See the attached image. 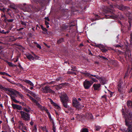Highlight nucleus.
<instances>
[{
  "label": "nucleus",
  "instance_id": "1",
  "mask_svg": "<svg viewBox=\"0 0 132 132\" xmlns=\"http://www.w3.org/2000/svg\"><path fill=\"white\" fill-rule=\"evenodd\" d=\"M121 111L125 119V124L127 128H121V130L123 132H132V110L130 109L127 110H126V113L124 109L122 108Z\"/></svg>",
  "mask_w": 132,
  "mask_h": 132
},
{
  "label": "nucleus",
  "instance_id": "2",
  "mask_svg": "<svg viewBox=\"0 0 132 132\" xmlns=\"http://www.w3.org/2000/svg\"><path fill=\"white\" fill-rule=\"evenodd\" d=\"M83 74L85 75V76L87 77L91 80H88L87 79H86L83 82V85L85 88L86 89H89L92 86L94 82H97L98 81L94 78V77L91 76L92 75L88 72H81Z\"/></svg>",
  "mask_w": 132,
  "mask_h": 132
},
{
  "label": "nucleus",
  "instance_id": "3",
  "mask_svg": "<svg viewBox=\"0 0 132 132\" xmlns=\"http://www.w3.org/2000/svg\"><path fill=\"white\" fill-rule=\"evenodd\" d=\"M104 12L106 14L105 15V18H106L115 19L119 18L121 20L124 19L123 15L121 13L119 12L117 14H116L110 9H106L105 10Z\"/></svg>",
  "mask_w": 132,
  "mask_h": 132
},
{
  "label": "nucleus",
  "instance_id": "4",
  "mask_svg": "<svg viewBox=\"0 0 132 132\" xmlns=\"http://www.w3.org/2000/svg\"><path fill=\"white\" fill-rule=\"evenodd\" d=\"M0 89H1L5 91H8L9 92L6 93L7 94L9 95L10 96L11 95H13L15 96L16 95L15 93V90H14L8 88H5L2 86L0 84Z\"/></svg>",
  "mask_w": 132,
  "mask_h": 132
},
{
  "label": "nucleus",
  "instance_id": "5",
  "mask_svg": "<svg viewBox=\"0 0 132 132\" xmlns=\"http://www.w3.org/2000/svg\"><path fill=\"white\" fill-rule=\"evenodd\" d=\"M17 112H19L18 111H17ZM21 114V117L25 121H29L30 119V114L27 113L22 111H19Z\"/></svg>",
  "mask_w": 132,
  "mask_h": 132
},
{
  "label": "nucleus",
  "instance_id": "6",
  "mask_svg": "<svg viewBox=\"0 0 132 132\" xmlns=\"http://www.w3.org/2000/svg\"><path fill=\"white\" fill-rule=\"evenodd\" d=\"M91 76L94 77V78L96 80H99L100 83L102 85H104L106 84L107 79L106 78L100 77L97 75H92Z\"/></svg>",
  "mask_w": 132,
  "mask_h": 132
},
{
  "label": "nucleus",
  "instance_id": "7",
  "mask_svg": "<svg viewBox=\"0 0 132 132\" xmlns=\"http://www.w3.org/2000/svg\"><path fill=\"white\" fill-rule=\"evenodd\" d=\"M42 91H43V92L47 93H54V91L52 90L48 86H46L45 87H43L42 88Z\"/></svg>",
  "mask_w": 132,
  "mask_h": 132
},
{
  "label": "nucleus",
  "instance_id": "8",
  "mask_svg": "<svg viewBox=\"0 0 132 132\" xmlns=\"http://www.w3.org/2000/svg\"><path fill=\"white\" fill-rule=\"evenodd\" d=\"M60 97L61 102L68 101V97L67 95L65 93H62Z\"/></svg>",
  "mask_w": 132,
  "mask_h": 132
},
{
  "label": "nucleus",
  "instance_id": "9",
  "mask_svg": "<svg viewBox=\"0 0 132 132\" xmlns=\"http://www.w3.org/2000/svg\"><path fill=\"white\" fill-rule=\"evenodd\" d=\"M115 6L116 8L122 11L126 10L129 8V7L126 6L122 4H121L120 5L116 4Z\"/></svg>",
  "mask_w": 132,
  "mask_h": 132
},
{
  "label": "nucleus",
  "instance_id": "10",
  "mask_svg": "<svg viewBox=\"0 0 132 132\" xmlns=\"http://www.w3.org/2000/svg\"><path fill=\"white\" fill-rule=\"evenodd\" d=\"M31 5H27L26 6H24L22 8V10L24 12H30L31 10L30 7H31Z\"/></svg>",
  "mask_w": 132,
  "mask_h": 132
},
{
  "label": "nucleus",
  "instance_id": "11",
  "mask_svg": "<svg viewBox=\"0 0 132 132\" xmlns=\"http://www.w3.org/2000/svg\"><path fill=\"white\" fill-rule=\"evenodd\" d=\"M72 105L73 107L78 108L80 105V103L76 98L72 100Z\"/></svg>",
  "mask_w": 132,
  "mask_h": 132
},
{
  "label": "nucleus",
  "instance_id": "12",
  "mask_svg": "<svg viewBox=\"0 0 132 132\" xmlns=\"http://www.w3.org/2000/svg\"><path fill=\"white\" fill-rule=\"evenodd\" d=\"M74 25H72L71 26L68 25H66L65 24H63L60 26V28L62 31H63L67 30V28L69 27H70L72 26H74Z\"/></svg>",
  "mask_w": 132,
  "mask_h": 132
},
{
  "label": "nucleus",
  "instance_id": "13",
  "mask_svg": "<svg viewBox=\"0 0 132 132\" xmlns=\"http://www.w3.org/2000/svg\"><path fill=\"white\" fill-rule=\"evenodd\" d=\"M35 2L39 3L40 5L41 6L43 7L45 5V1L44 0H32Z\"/></svg>",
  "mask_w": 132,
  "mask_h": 132
},
{
  "label": "nucleus",
  "instance_id": "14",
  "mask_svg": "<svg viewBox=\"0 0 132 132\" xmlns=\"http://www.w3.org/2000/svg\"><path fill=\"white\" fill-rule=\"evenodd\" d=\"M12 105L13 108L14 109H16L19 110H22V108L21 106L14 104H12Z\"/></svg>",
  "mask_w": 132,
  "mask_h": 132
},
{
  "label": "nucleus",
  "instance_id": "15",
  "mask_svg": "<svg viewBox=\"0 0 132 132\" xmlns=\"http://www.w3.org/2000/svg\"><path fill=\"white\" fill-rule=\"evenodd\" d=\"M101 86V85L100 84H94L93 85V87L94 90H99Z\"/></svg>",
  "mask_w": 132,
  "mask_h": 132
},
{
  "label": "nucleus",
  "instance_id": "16",
  "mask_svg": "<svg viewBox=\"0 0 132 132\" xmlns=\"http://www.w3.org/2000/svg\"><path fill=\"white\" fill-rule=\"evenodd\" d=\"M26 56L27 58L30 61H31V60H34L35 59V57L31 54L26 55Z\"/></svg>",
  "mask_w": 132,
  "mask_h": 132
},
{
  "label": "nucleus",
  "instance_id": "17",
  "mask_svg": "<svg viewBox=\"0 0 132 132\" xmlns=\"http://www.w3.org/2000/svg\"><path fill=\"white\" fill-rule=\"evenodd\" d=\"M9 9H7L6 8L0 7V11L5 13V12H7L9 10Z\"/></svg>",
  "mask_w": 132,
  "mask_h": 132
},
{
  "label": "nucleus",
  "instance_id": "18",
  "mask_svg": "<svg viewBox=\"0 0 132 132\" xmlns=\"http://www.w3.org/2000/svg\"><path fill=\"white\" fill-rule=\"evenodd\" d=\"M68 101H66L61 102L63 106L66 108H69V106L68 105L67 102Z\"/></svg>",
  "mask_w": 132,
  "mask_h": 132
},
{
  "label": "nucleus",
  "instance_id": "19",
  "mask_svg": "<svg viewBox=\"0 0 132 132\" xmlns=\"http://www.w3.org/2000/svg\"><path fill=\"white\" fill-rule=\"evenodd\" d=\"M23 81L25 82L27 84H29L31 86H34V85L32 82L28 80H24Z\"/></svg>",
  "mask_w": 132,
  "mask_h": 132
},
{
  "label": "nucleus",
  "instance_id": "20",
  "mask_svg": "<svg viewBox=\"0 0 132 132\" xmlns=\"http://www.w3.org/2000/svg\"><path fill=\"white\" fill-rule=\"evenodd\" d=\"M95 130L97 131H99L101 129V127L98 125H95L94 126Z\"/></svg>",
  "mask_w": 132,
  "mask_h": 132
},
{
  "label": "nucleus",
  "instance_id": "21",
  "mask_svg": "<svg viewBox=\"0 0 132 132\" xmlns=\"http://www.w3.org/2000/svg\"><path fill=\"white\" fill-rule=\"evenodd\" d=\"M117 89L118 91L120 92H122V87H121V85L120 84H119L118 85Z\"/></svg>",
  "mask_w": 132,
  "mask_h": 132
},
{
  "label": "nucleus",
  "instance_id": "22",
  "mask_svg": "<svg viewBox=\"0 0 132 132\" xmlns=\"http://www.w3.org/2000/svg\"><path fill=\"white\" fill-rule=\"evenodd\" d=\"M4 17H5V20L6 21H7L8 22H12L14 20V19H8L6 18L5 15H4Z\"/></svg>",
  "mask_w": 132,
  "mask_h": 132
},
{
  "label": "nucleus",
  "instance_id": "23",
  "mask_svg": "<svg viewBox=\"0 0 132 132\" xmlns=\"http://www.w3.org/2000/svg\"><path fill=\"white\" fill-rule=\"evenodd\" d=\"M127 105L128 107H130V108H132V102L129 101L127 103Z\"/></svg>",
  "mask_w": 132,
  "mask_h": 132
},
{
  "label": "nucleus",
  "instance_id": "24",
  "mask_svg": "<svg viewBox=\"0 0 132 132\" xmlns=\"http://www.w3.org/2000/svg\"><path fill=\"white\" fill-rule=\"evenodd\" d=\"M64 39L63 38H61L59 39L57 41V43L58 44H60L62 42H64Z\"/></svg>",
  "mask_w": 132,
  "mask_h": 132
},
{
  "label": "nucleus",
  "instance_id": "25",
  "mask_svg": "<svg viewBox=\"0 0 132 132\" xmlns=\"http://www.w3.org/2000/svg\"><path fill=\"white\" fill-rule=\"evenodd\" d=\"M20 23L21 24L23 25V27L25 28H26V27L27 26L26 22H24L22 20H21L20 21Z\"/></svg>",
  "mask_w": 132,
  "mask_h": 132
},
{
  "label": "nucleus",
  "instance_id": "26",
  "mask_svg": "<svg viewBox=\"0 0 132 132\" xmlns=\"http://www.w3.org/2000/svg\"><path fill=\"white\" fill-rule=\"evenodd\" d=\"M15 91V93H16L17 94L19 95L20 96V97H21V99H22L23 98V95L20 93L19 92L17 91Z\"/></svg>",
  "mask_w": 132,
  "mask_h": 132
},
{
  "label": "nucleus",
  "instance_id": "27",
  "mask_svg": "<svg viewBox=\"0 0 132 132\" xmlns=\"http://www.w3.org/2000/svg\"><path fill=\"white\" fill-rule=\"evenodd\" d=\"M52 124L53 125V128L52 130H53V132H56V128L55 126V124L54 121L52 122Z\"/></svg>",
  "mask_w": 132,
  "mask_h": 132
},
{
  "label": "nucleus",
  "instance_id": "28",
  "mask_svg": "<svg viewBox=\"0 0 132 132\" xmlns=\"http://www.w3.org/2000/svg\"><path fill=\"white\" fill-rule=\"evenodd\" d=\"M34 9V11L36 12L39 11L40 10V8L39 7H35Z\"/></svg>",
  "mask_w": 132,
  "mask_h": 132
},
{
  "label": "nucleus",
  "instance_id": "29",
  "mask_svg": "<svg viewBox=\"0 0 132 132\" xmlns=\"http://www.w3.org/2000/svg\"><path fill=\"white\" fill-rule=\"evenodd\" d=\"M80 132H89V131L87 129L83 128L81 130Z\"/></svg>",
  "mask_w": 132,
  "mask_h": 132
},
{
  "label": "nucleus",
  "instance_id": "30",
  "mask_svg": "<svg viewBox=\"0 0 132 132\" xmlns=\"http://www.w3.org/2000/svg\"><path fill=\"white\" fill-rule=\"evenodd\" d=\"M87 116H88V118L89 119H92L93 118V117L91 113H89Z\"/></svg>",
  "mask_w": 132,
  "mask_h": 132
},
{
  "label": "nucleus",
  "instance_id": "31",
  "mask_svg": "<svg viewBox=\"0 0 132 132\" xmlns=\"http://www.w3.org/2000/svg\"><path fill=\"white\" fill-rule=\"evenodd\" d=\"M72 69H71V70L75 71L76 70L77 67L76 66H71Z\"/></svg>",
  "mask_w": 132,
  "mask_h": 132
},
{
  "label": "nucleus",
  "instance_id": "32",
  "mask_svg": "<svg viewBox=\"0 0 132 132\" xmlns=\"http://www.w3.org/2000/svg\"><path fill=\"white\" fill-rule=\"evenodd\" d=\"M41 27L42 30L45 32H46L47 33V29L45 28L42 25H41Z\"/></svg>",
  "mask_w": 132,
  "mask_h": 132
},
{
  "label": "nucleus",
  "instance_id": "33",
  "mask_svg": "<svg viewBox=\"0 0 132 132\" xmlns=\"http://www.w3.org/2000/svg\"><path fill=\"white\" fill-rule=\"evenodd\" d=\"M7 16L9 18L13 19L14 18V16L13 15L10 13H8Z\"/></svg>",
  "mask_w": 132,
  "mask_h": 132
},
{
  "label": "nucleus",
  "instance_id": "34",
  "mask_svg": "<svg viewBox=\"0 0 132 132\" xmlns=\"http://www.w3.org/2000/svg\"><path fill=\"white\" fill-rule=\"evenodd\" d=\"M30 94H31V95L34 97H35L36 96H37V95L35 93L31 91H30Z\"/></svg>",
  "mask_w": 132,
  "mask_h": 132
},
{
  "label": "nucleus",
  "instance_id": "35",
  "mask_svg": "<svg viewBox=\"0 0 132 132\" xmlns=\"http://www.w3.org/2000/svg\"><path fill=\"white\" fill-rule=\"evenodd\" d=\"M129 25L128 27V30H130L131 28V22H129Z\"/></svg>",
  "mask_w": 132,
  "mask_h": 132
},
{
  "label": "nucleus",
  "instance_id": "36",
  "mask_svg": "<svg viewBox=\"0 0 132 132\" xmlns=\"http://www.w3.org/2000/svg\"><path fill=\"white\" fill-rule=\"evenodd\" d=\"M48 118L50 119V121L51 122H52H52L53 121V119H52V117H51V114L50 113H49V114H48Z\"/></svg>",
  "mask_w": 132,
  "mask_h": 132
},
{
  "label": "nucleus",
  "instance_id": "37",
  "mask_svg": "<svg viewBox=\"0 0 132 132\" xmlns=\"http://www.w3.org/2000/svg\"><path fill=\"white\" fill-rule=\"evenodd\" d=\"M34 43L35 44H37L36 46L37 48L39 49H41V47L39 44H37L36 42H34Z\"/></svg>",
  "mask_w": 132,
  "mask_h": 132
},
{
  "label": "nucleus",
  "instance_id": "38",
  "mask_svg": "<svg viewBox=\"0 0 132 132\" xmlns=\"http://www.w3.org/2000/svg\"><path fill=\"white\" fill-rule=\"evenodd\" d=\"M97 47H100V48H105L104 46L101 44H98V45H97Z\"/></svg>",
  "mask_w": 132,
  "mask_h": 132
},
{
  "label": "nucleus",
  "instance_id": "39",
  "mask_svg": "<svg viewBox=\"0 0 132 132\" xmlns=\"http://www.w3.org/2000/svg\"><path fill=\"white\" fill-rule=\"evenodd\" d=\"M68 73L69 74L73 75L74 74L75 75H76V73L72 71H69L68 72Z\"/></svg>",
  "mask_w": 132,
  "mask_h": 132
},
{
  "label": "nucleus",
  "instance_id": "40",
  "mask_svg": "<svg viewBox=\"0 0 132 132\" xmlns=\"http://www.w3.org/2000/svg\"><path fill=\"white\" fill-rule=\"evenodd\" d=\"M101 51L103 52H105L108 51V50L104 48H101Z\"/></svg>",
  "mask_w": 132,
  "mask_h": 132
},
{
  "label": "nucleus",
  "instance_id": "41",
  "mask_svg": "<svg viewBox=\"0 0 132 132\" xmlns=\"http://www.w3.org/2000/svg\"><path fill=\"white\" fill-rule=\"evenodd\" d=\"M102 98H103V100L106 101L107 100L106 96L105 95H104L102 96Z\"/></svg>",
  "mask_w": 132,
  "mask_h": 132
},
{
  "label": "nucleus",
  "instance_id": "42",
  "mask_svg": "<svg viewBox=\"0 0 132 132\" xmlns=\"http://www.w3.org/2000/svg\"><path fill=\"white\" fill-rule=\"evenodd\" d=\"M23 109L25 112L27 113H28L29 112V110H28L27 109V108H23Z\"/></svg>",
  "mask_w": 132,
  "mask_h": 132
},
{
  "label": "nucleus",
  "instance_id": "43",
  "mask_svg": "<svg viewBox=\"0 0 132 132\" xmlns=\"http://www.w3.org/2000/svg\"><path fill=\"white\" fill-rule=\"evenodd\" d=\"M68 83L65 82V83H62L61 84V85L62 86V87L64 86L65 85H68Z\"/></svg>",
  "mask_w": 132,
  "mask_h": 132
},
{
  "label": "nucleus",
  "instance_id": "44",
  "mask_svg": "<svg viewBox=\"0 0 132 132\" xmlns=\"http://www.w3.org/2000/svg\"><path fill=\"white\" fill-rule=\"evenodd\" d=\"M99 56L100 57V58H102L104 60H108V59L106 58L105 57H104L103 56H100V55H99Z\"/></svg>",
  "mask_w": 132,
  "mask_h": 132
},
{
  "label": "nucleus",
  "instance_id": "45",
  "mask_svg": "<svg viewBox=\"0 0 132 132\" xmlns=\"http://www.w3.org/2000/svg\"><path fill=\"white\" fill-rule=\"evenodd\" d=\"M33 130L34 131H35V132H37V129L36 128V126L35 125L34 127Z\"/></svg>",
  "mask_w": 132,
  "mask_h": 132
},
{
  "label": "nucleus",
  "instance_id": "46",
  "mask_svg": "<svg viewBox=\"0 0 132 132\" xmlns=\"http://www.w3.org/2000/svg\"><path fill=\"white\" fill-rule=\"evenodd\" d=\"M57 88L60 89L62 87V86L61 85V84H60L59 85H57Z\"/></svg>",
  "mask_w": 132,
  "mask_h": 132
},
{
  "label": "nucleus",
  "instance_id": "47",
  "mask_svg": "<svg viewBox=\"0 0 132 132\" xmlns=\"http://www.w3.org/2000/svg\"><path fill=\"white\" fill-rule=\"evenodd\" d=\"M72 1V0H66V3L67 4H69Z\"/></svg>",
  "mask_w": 132,
  "mask_h": 132
},
{
  "label": "nucleus",
  "instance_id": "48",
  "mask_svg": "<svg viewBox=\"0 0 132 132\" xmlns=\"http://www.w3.org/2000/svg\"><path fill=\"white\" fill-rule=\"evenodd\" d=\"M29 98L33 102L35 100V98H34L30 96H29Z\"/></svg>",
  "mask_w": 132,
  "mask_h": 132
},
{
  "label": "nucleus",
  "instance_id": "49",
  "mask_svg": "<svg viewBox=\"0 0 132 132\" xmlns=\"http://www.w3.org/2000/svg\"><path fill=\"white\" fill-rule=\"evenodd\" d=\"M20 125L21 126H23L24 125V123L21 121H20L19 122Z\"/></svg>",
  "mask_w": 132,
  "mask_h": 132
},
{
  "label": "nucleus",
  "instance_id": "50",
  "mask_svg": "<svg viewBox=\"0 0 132 132\" xmlns=\"http://www.w3.org/2000/svg\"><path fill=\"white\" fill-rule=\"evenodd\" d=\"M7 63L9 66L11 67L12 66L13 63L11 62H8Z\"/></svg>",
  "mask_w": 132,
  "mask_h": 132
},
{
  "label": "nucleus",
  "instance_id": "51",
  "mask_svg": "<svg viewBox=\"0 0 132 132\" xmlns=\"http://www.w3.org/2000/svg\"><path fill=\"white\" fill-rule=\"evenodd\" d=\"M20 103L23 106H26V104L24 102H20Z\"/></svg>",
  "mask_w": 132,
  "mask_h": 132
},
{
  "label": "nucleus",
  "instance_id": "52",
  "mask_svg": "<svg viewBox=\"0 0 132 132\" xmlns=\"http://www.w3.org/2000/svg\"><path fill=\"white\" fill-rule=\"evenodd\" d=\"M12 95H11V96L10 97H11V99L12 100L14 101V100L15 99V97L12 96Z\"/></svg>",
  "mask_w": 132,
  "mask_h": 132
},
{
  "label": "nucleus",
  "instance_id": "53",
  "mask_svg": "<svg viewBox=\"0 0 132 132\" xmlns=\"http://www.w3.org/2000/svg\"><path fill=\"white\" fill-rule=\"evenodd\" d=\"M61 77H59L58 78L56 79V81H59L60 80H61Z\"/></svg>",
  "mask_w": 132,
  "mask_h": 132
},
{
  "label": "nucleus",
  "instance_id": "54",
  "mask_svg": "<svg viewBox=\"0 0 132 132\" xmlns=\"http://www.w3.org/2000/svg\"><path fill=\"white\" fill-rule=\"evenodd\" d=\"M114 92H111L110 91H109V93L110 94V97H111L112 95Z\"/></svg>",
  "mask_w": 132,
  "mask_h": 132
},
{
  "label": "nucleus",
  "instance_id": "55",
  "mask_svg": "<svg viewBox=\"0 0 132 132\" xmlns=\"http://www.w3.org/2000/svg\"><path fill=\"white\" fill-rule=\"evenodd\" d=\"M0 32L2 34H5V31L4 30H0Z\"/></svg>",
  "mask_w": 132,
  "mask_h": 132
},
{
  "label": "nucleus",
  "instance_id": "56",
  "mask_svg": "<svg viewBox=\"0 0 132 132\" xmlns=\"http://www.w3.org/2000/svg\"><path fill=\"white\" fill-rule=\"evenodd\" d=\"M96 20H98L99 19V17L98 15H95Z\"/></svg>",
  "mask_w": 132,
  "mask_h": 132
},
{
  "label": "nucleus",
  "instance_id": "57",
  "mask_svg": "<svg viewBox=\"0 0 132 132\" xmlns=\"http://www.w3.org/2000/svg\"><path fill=\"white\" fill-rule=\"evenodd\" d=\"M34 102L36 104V105H37L38 103H38V102L36 100H35L34 101Z\"/></svg>",
  "mask_w": 132,
  "mask_h": 132
},
{
  "label": "nucleus",
  "instance_id": "58",
  "mask_svg": "<svg viewBox=\"0 0 132 132\" xmlns=\"http://www.w3.org/2000/svg\"><path fill=\"white\" fill-rule=\"evenodd\" d=\"M45 108H46L44 106H42L40 108V109L42 110L43 111L44 110H45Z\"/></svg>",
  "mask_w": 132,
  "mask_h": 132
},
{
  "label": "nucleus",
  "instance_id": "59",
  "mask_svg": "<svg viewBox=\"0 0 132 132\" xmlns=\"http://www.w3.org/2000/svg\"><path fill=\"white\" fill-rule=\"evenodd\" d=\"M44 110H45L46 111V112L47 113V114H49V113H50L49 112V111H48V110L46 108H45Z\"/></svg>",
  "mask_w": 132,
  "mask_h": 132
},
{
  "label": "nucleus",
  "instance_id": "60",
  "mask_svg": "<svg viewBox=\"0 0 132 132\" xmlns=\"http://www.w3.org/2000/svg\"><path fill=\"white\" fill-rule=\"evenodd\" d=\"M13 101L14 102H15V103H20V102L19 101H17L15 99L14 100V101Z\"/></svg>",
  "mask_w": 132,
  "mask_h": 132
},
{
  "label": "nucleus",
  "instance_id": "61",
  "mask_svg": "<svg viewBox=\"0 0 132 132\" xmlns=\"http://www.w3.org/2000/svg\"><path fill=\"white\" fill-rule=\"evenodd\" d=\"M110 62L112 64H113L115 63V61L113 60H111L110 61Z\"/></svg>",
  "mask_w": 132,
  "mask_h": 132
},
{
  "label": "nucleus",
  "instance_id": "62",
  "mask_svg": "<svg viewBox=\"0 0 132 132\" xmlns=\"http://www.w3.org/2000/svg\"><path fill=\"white\" fill-rule=\"evenodd\" d=\"M24 90L28 92L29 93H30V91H31L30 90H29V89H27L26 88H25Z\"/></svg>",
  "mask_w": 132,
  "mask_h": 132
},
{
  "label": "nucleus",
  "instance_id": "63",
  "mask_svg": "<svg viewBox=\"0 0 132 132\" xmlns=\"http://www.w3.org/2000/svg\"><path fill=\"white\" fill-rule=\"evenodd\" d=\"M18 67L20 68V69H23L22 67L21 66V64H20L19 63H18Z\"/></svg>",
  "mask_w": 132,
  "mask_h": 132
},
{
  "label": "nucleus",
  "instance_id": "64",
  "mask_svg": "<svg viewBox=\"0 0 132 132\" xmlns=\"http://www.w3.org/2000/svg\"><path fill=\"white\" fill-rule=\"evenodd\" d=\"M37 106L38 107V108H39L40 109L42 105L39 103H38V104L37 105Z\"/></svg>",
  "mask_w": 132,
  "mask_h": 132
}]
</instances>
